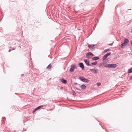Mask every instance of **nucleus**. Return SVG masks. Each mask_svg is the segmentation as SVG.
<instances>
[{
	"mask_svg": "<svg viewBox=\"0 0 132 132\" xmlns=\"http://www.w3.org/2000/svg\"><path fill=\"white\" fill-rule=\"evenodd\" d=\"M84 61L86 63V65H87V66H91V65L89 64V60H88L86 59H85L84 60Z\"/></svg>",
	"mask_w": 132,
	"mask_h": 132,
	"instance_id": "423d86ee",
	"label": "nucleus"
},
{
	"mask_svg": "<svg viewBox=\"0 0 132 132\" xmlns=\"http://www.w3.org/2000/svg\"><path fill=\"white\" fill-rule=\"evenodd\" d=\"M108 66L109 67V68H115L117 65L116 64H108Z\"/></svg>",
	"mask_w": 132,
	"mask_h": 132,
	"instance_id": "39448f33",
	"label": "nucleus"
},
{
	"mask_svg": "<svg viewBox=\"0 0 132 132\" xmlns=\"http://www.w3.org/2000/svg\"><path fill=\"white\" fill-rule=\"evenodd\" d=\"M79 78L81 81L85 82H88L89 81L88 79L82 77H79Z\"/></svg>",
	"mask_w": 132,
	"mask_h": 132,
	"instance_id": "f257e3e1",
	"label": "nucleus"
},
{
	"mask_svg": "<svg viewBox=\"0 0 132 132\" xmlns=\"http://www.w3.org/2000/svg\"><path fill=\"white\" fill-rule=\"evenodd\" d=\"M74 84H78L76 82L74 83Z\"/></svg>",
	"mask_w": 132,
	"mask_h": 132,
	"instance_id": "cd10ccee",
	"label": "nucleus"
},
{
	"mask_svg": "<svg viewBox=\"0 0 132 132\" xmlns=\"http://www.w3.org/2000/svg\"><path fill=\"white\" fill-rule=\"evenodd\" d=\"M100 58L99 57H98V56H96L95 57H93L92 59V60H98Z\"/></svg>",
	"mask_w": 132,
	"mask_h": 132,
	"instance_id": "f8f14e48",
	"label": "nucleus"
},
{
	"mask_svg": "<svg viewBox=\"0 0 132 132\" xmlns=\"http://www.w3.org/2000/svg\"><path fill=\"white\" fill-rule=\"evenodd\" d=\"M78 65H79L80 67L81 68L82 70H84V66L83 63L82 62H79L78 63Z\"/></svg>",
	"mask_w": 132,
	"mask_h": 132,
	"instance_id": "0eeeda50",
	"label": "nucleus"
},
{
	"mask_svg": "<svg viewBox=\"0 0 132 132\" xmlns=\"http://www.w3.org/2000/svg\"><path fill=\"white\" fill-rule=\"evenodd\" d=\"M52 65L51 64H50L46 68L49 69H50L52 67Z\"/></svg>",
	"mask_w": 132,
	"mask_h": 132,
	"instance_id": "2eb2a0df",
	"label": "nucleus"
},
{
	"mask_svg": "<svg viewBox=\"0 0 132 132\" xmlns=\"http://www.w3.org/2000/svg\"><path fill=\"white\" fill-rule=\"evenodd\" d=\"M111 54V52H109L105 55L103 57L102 59L103 60H105L107 58V57L110 55Z\"/></svg>",
	"mask_w": 132,
	"mask_h": 132,
	"instance_id": "20e7f679",
	"label": "nucleus"
},
{
	"mask_svg": "<svg viewBox=\"0 0 132 132\" xmlns=\"http://www.w3.org/2000/svg\"><path fill=\"white\" fill-rule=\"evenodd\" d=\"M81 87L82 89L84 90L86 88V87L85 85L83 84L81 86Z\"/></svg>",
	"mask_w": 132,
	"mask_h": 132,
	"instance_id": "9d476101",
	"label": "nucleus"
},
{
	"mask_svg": "<svg viewBox=\"0 0 132 132\" xmlns=\"http://www.w3.org/2000/svg\"><path fill=\"white\" fill-rule=\"evenodd\" d=\"M95 46V45L94 44H90L88 45V47H89L92 48L93 49L95 47H94Z\"/></svg>",
	"mask_w": 132,
	"mask_h": 132,
	"instance_id": "9b49d317",
	"label": "nucleus"
},
{
	"mask_svg": "<svg viewBox=\"0 0 132 132\" xmlns=\"http://www.w3.org/2000/svg\"><path fill=\"white\" fill-rule=\"evenodd\" d=\"M60 89H63V87H61L60 88Z\"/></svg>",
	"mask_w": 132,
	"mask_h": 132,
	"instance_id": "a878e982",
	"label": "nucleus"
},
{
	"mask_svg": "<svg viewBox=\"0 0 132 132\" xmlns=\"http://www.w3.org/2000/svg\"><path fill=\"white\" fill-rule=\"evenodd\" d=\"M130 78L131 79H132V75L130 77Z\"/></svg>",
	"mask_w": 132,
	"mask_h": 132,
	"instance_id": "bb28decb",
	"label": "nucleus"
},
{
	"mask_svg": "<svg viewBox=\"0 0 132 132\" xmlns=\"http://www.w3.org/2000/svg\"><path fill=\"white\" fill-rule=\"evenodd\" d=\"M97 62L96 61H95V62H93V63H92V64L93 65H95L97 64Z\"/></svg>",
	"mask_w": 132,
	"mask_h": 132,
	"instance_id": "f3484780",
	"label": "nucleus"
},
{
	"mask_svg": "<svg viewBox=\"0 0 132 132\" xmlns=\"http://www.w3.org/2000/svg\"><path fill=\"white\" fill-rule=\"evenodd\" d=\"M98 72V70L97 69H95V70H94V72H93V73H97Z\"/></svg>",
	"mask_w": 132,
	"mask_h": 132,
	"instance_id": "6ab92c4d",
	"label": "nucleus"
},
{
	"mask_svg": "<svg viewBox=\"0 0 132 132\" xmlns=\"http://www.w3.org/2000/svg\"><path fill=\"white\" fill-rule=\"evenodd\" d=\"M76 89L78 90H81V89H79V88H78L77 87H76Z\"/></svg>",
	"mask_w": 132,
	"mask_h": 132,
	"instance_id": "393cba45",
	"label": "nucleus"
},
{
	"mask_svg": "<svg viewBox=\"0 0 132 132\" xmlns=\"http://www.w3.org/2000/svg\"><path fill=\"white\" fill-rule=\"evenodd\" d=\"M72 93L73 94V95H75L76 94V93H75V91H74V90H73V91H72Z\"/></svg>",
	"mask_w": 132,
	"mask_h": 132,
	"instance_id": "412c9836",
	"label": "nucleus"
},
{
	"mask_svg": "<svg viewBox=\"0 0 132 132\" xmlns=\"http://www.w3.org/2000/svg\"><path fill=\"white\" fill-rule=\"evenodd\" d=\"M126 44L124 43H122L121 45V47L122 48H124V47L126 46Z\"/></svg>",
	"mask_w": 132,
	"mask_h": 132,
	"instance_id": "4468645a",
	"label": "nucleus"
},
{
	"mask_svg": "<svg viewBox=\"0 0 132 132\" xmlns=\"http://www.w3.org/2000/svg\"><path fill=\"white\" fill-rule=\"evenodd\" d=\"M90 71H92L93 72H94V70H95V69H90Z\"/></svg>",
	"mask_w": 132,
	"mask_h": 132,
	"instance_id": "b1692460",
	"label": "nucleus"
},
{
	"mask_svg": "<svg viewBox=\"0 0 132 132\" xmlns=\"http://www.w3.org/2000/svg\"><path fill=\"white\" fill-rule=\"evenodd\" d=\"M76 68L75 64H72L71 65V67L69 71L70 72H73L74 71L75 69Z\"/></svg>",
	"mask_w": 132,
	"mask_h": 132,
	"instance_id": "f03ea898",
	"label": "nucleus"
},
{
	"mask_svg": "<svg viewBox=\"0 0 132 132\" xmlns=\"http://www.w3.org/2000/svg\"><path fill=\"white\" fill-rule=\"evenodd\" d=\"M128 73H130L132 72V68L129 69L128 70Z\"/></svg>",
	"mask_w": 132,
	"mask_h": 132,
	"instance_id": "aec40b11",
	"label": "nucleus"
},
{
	"mask_svg": "<svg viewBox=\"0 0 132 132\" xmlns=\"http://www.w3.org/2000/svg\"><path fill=\"white\" fill-rule=\"evenodd\" d=\"M129 42V41L127 38H125L124 40V43L126 44Z\"/></svg>",
	"mask_w": 132,
	"mask_h": 132,
	"instance_id": "ddd939ff",
	"label": "nucleus"
},
{
	"mask_svg": "<svg viewBox=\"0 0 132 132\" xmlns=\"http://www.w3.org/2000/svg\"><path fill=\"white\" fill-rule=\"evenodd\" d=\"M43 106V105H40L37 107V108L35 109L34 110V113L36 110L40 109Z\"/></svg>",
	"mask_w": 132,
	"mask_h": 132,
	"instance_id": "6e6552de",
	"label": "nucleus"
},
{
	"mask_svg": "<svg viewBox=\"0 0 132 132\" xmlns=\"http://www.w3.org/2000/svg\"><path fill=\"white\" fill-rule=\"evenodd\" d=\"M104 63H101L99 64L98 67H102L104 65Z\"/></svg>",
	"mask_w": 132,
	"mask_h": 132,
	"instance_id": "dca6fc26",
	"label": "nucleus"
},
{
	"mask_svg": "<svg viewBox=\"0 0 132 132\" xmlns=\"http://www.w3.org/2000/svg\"><path fill=\"white\" fill-rule=\"evenodd\" d=\"M111 50V49L110 48H108L107 49H106L104 51V53H105L106 52L108 51H110Z\"/></svg>",
	"mask_w": 132,
	"mask_h": 132,
	"instance_id": "a211bd4d",
	"label": "nucleus"
},
{
	"mask_svg": "<svg viewBox=\"0 0 132 132\" xmlns=\"http://www.w3.org/2000/svg\"><path fill=\"white\" fill-rule=\"evenodd\" d=\"M22 75V76H23L24 74H22V75Z\"/></svg>",
	"mask_w": 132,
	"mask_h": 132,
	"instance_id": "c756f323",
	"label": "nucleus"
},
{
	"mask_svg": "<svg viewBox=\"0 0 132 132\" xmlns=\"http://www.w3.org/2000/svg\"><path fill=\"white\" fill-rule=\"evenodd\" d=\"M101 85V83H100V82L97 83V85L98 86H100Z\"/></svg>",
	"mask_w": 132,
	"mask_h": 132,
	"instance_id": "4be33fe9",
	"label": "nucleus"
},
{
	"mask_svg": "<svg viewBox=\"0 0 132 132\" xmlns=\"http://www.w3.org/2000/svg\"><path fill=\"white\" fill-rule=\"evenodd\" d=\"M109 45H112V44H109Z\"/></svg>",
	"mask_w": 132,
	"mask_h": 132,
	"instance_id": "c85d7f7f",
	"label": "nucleus"
},
{
	"mask_svg": "<svg viewBox=\"0 0 132 132\" xmlns=\"http://www.w3.org/2000/svg\"><path fill=\"white\" fill-rule=\"evenodd\" d=\"M94 55L91 52H88L86 54V57L88 59H90L91 57L90 55L93 56Z\"/></svg>",
	"mask_w": 132,
	"mask_h": 132,
	"instance_id": "7ed1b4c3",
	"label": "nucleus"
},
{
	"mask_svg": "<svg viewBox=\"0 0 132 132\" xmlns=\"http://www.w3.org/2000/svg\"><path fill=\"white\" fill-rule=\"evenodd\" d=\"M108 66V64L106 65H104V67L105 68H109V67Z\"/></svg>",
	"mask_w": 132,
	"mask_h": 132,
	"instance_id": "5701e85b",
	"label": "nucleus"
},
{
	"mask_svg": "<svg viewBox=\"0 0 132 132\" xmlns=\"http://www.w3.org/2000/svg\"><path fill=\"white\" fill-rule=\"evenodd\" d=\"M60 80L61 82L65 84L67 82V81L66 80L64 79L63 78H62L60 79Z\"/></svg>",
	"mask_w": 132,
	"mask_h": 132,
	"instance_id": "1a4fd4ad",
	"label": "nucleus"
}]
</instances>
